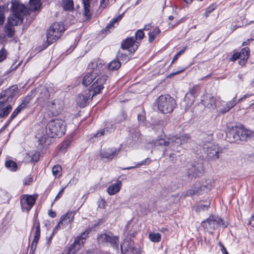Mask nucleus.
Instances as JSON below:
<instances>
[{"instance_id": "0e129e2a", "label": "nucleus", "mask_w": 254, "mask_h": 254, "mask_svg": "<svg viewBox=\"0 0 254 254\" xmlns=\"http://www.w3.org/2000/svg\"><path fill=\"white\" fill-rule=\"evenodd\" d=\"M63 220L62 221H60L59 222V223H58V224L55 226L54 230H53V233H57V231L60 228H63V224L62 223L63 222Z\"/></svg>"}, {"instance_id": "dca6fc26", "label": "nucleus", "mask_w": 254, "mask_h": 254, "mask_svg": "<svg viewBox=\"0 0 254 254\" xmlns=\"http://www.w3.org/2000/svg\"><path fill=\"white\" fill-rule=\"evenodd\" d=\"M12 109L10 102L7 101L6 99L0 97V118L7 117Z\"/></svg>"}, {"instance_id": "ea45409f", "label": "nucleus", "mask_w": 254, "mask_h": 254, "mask_svg": "<svg viewBox=\"0 0 254 254\" xmlns=\"http://www.w3.org/2000/svg\"><path fill=\"white\" fill-rule=\"evenodd\" d=\"M31 99L32 98L31 96H26L24 98V99L22 101L21 104L18 106L20 108V109L22 110L26 108Z\"/></svg>"}, {"instance_id": "1a4fd4ad", "label": "nucleus", "mask_w": 254, "mask_h": 254, "mask_svg": "<svg viewBox=\"0 0 254 254\" xmlns=\"http://www.w3.org/2000/svg\"><path fill=\"white\" fill-rule=\"evenodd\" d=\"M99 244H109L114 248H118L119 244V238L115 236L111 232L98 234L97 238Z\"/></svg>"}, {"instance_id": "b1692460", "label": "nucleus", "mask_w": 254, "mask_h": 254, "mask_svg": "<svg viewBox=\"0 0 254 254\" xmlns=\"http://www.w3.org/2000/svg\"><path fill=\"white\" fill-rule=\"evenodd\" d=\"M200 87L198 85H196L193 86L192 88L190 89V92L186 94L185 99L186 100L189 98L190 96H191L190 104L192 103L195 97L198 95Z\"/></svg>"}, {"instance_id": "393cba45", "label": "nucleus", "mask_w": 254, "mask_h": 254, "mask_svg": "<svg viewBox=\"0 0 254 254\" xmlns=\"http://www.w3.org/2000/svg\"><path fill=\"white\" fill-rule=\"evenodd\" d=\"M82 245L79 243V238H75L73 243L69 247L68 253L66 254H74L80 249Z\"/></svg>"}, {"instance_id": "79ce46f5", "label": "nucleus", "mask_w": 254, "mask_h": 254, "mask_svg": "<svg viewBox=\"0 0 254 254\" xmlns=\"http://www.w3.org/2000/svg\"><path fill=\"white\" fill-rule=\"evenodd\" d=\"M151 162V160L149 158H147L144 160L142 161L140 163H138L137 164H136L135 167H130L127 168H124L122 169L123 170H129L131 169L134 168L135 167H139V166H142V165H147L149 164Z\"/></svg>"}, {"instance_id": "e2e57ef3", "label": "nucleus", "mask_w": 254, "mask_h": 254, "mask_svg": "<svg viewBox=\"0 0 254 254\" xmlns=\"http://www.w3.org/2000/svg\"><path fill=\"white\" fill-rule=\"evenodd\" d=\"M114 24H115V23H113V21H112L110 23L108 24L106 26V27L105 28V29H104L106 33L110 32V29H112L115 27Z\"/></svg>"}, {"instance_id": "bb28decb", "label": "nucleus", "mask_w": 254, "mask_h": 254, "mask_svg": "<svg viewBox=\"0 0 254 254\" xmlns=\"http://www.w3.org/2000/svg\"><path fill=\"white\" fill-rule=\"evenodd\" d=\"M121 186V181L118 180L117 183L109 187L107 189V192L110 195H114L120 191Z\"/></svg>"}, {"instance_id": "c9c22d12", "label": "nucleus", "mask_w": 254, "mask_h": 254, "mask_svg": "<svg viewBox=\"0 0 254 254\" xmlns=\"http://www.w3.org/2000/svg\"><path fill=\"white\" fill-rule=\"evenodd\" d=\"M160 32V30L158 27H155L152 31H150L148 33L149 42L152 43Z\"/></svg>"}, {"instance_id": "c03bdc74", "label": "nucleus", "mask_w": 254, "mask_h": 254, "mask_svg": "<svg viewBox=\"0 0 254 254\" xmlns=\"http://www.w3.org/2000/svg\"><path fill=\"white\" fill-rule=\"evenodd\" d=\"M89 232L87 231H85L81 233L80 236H78L76 237L75 238H79V243H81L82 245L84 243L86 239L88 236Z\"/></svg>"}, {"instance_id": "338daca9", "label": "nucleus", "mask_w": 254, "mask_h": 254, "mask_svg": "<svg viewBox=\"0 0 254 254\" xmlns=\"http://www.w3.org/2000/svg\"><path fill=\"white\" fill-rule=\"evenodd\" d=\"M219 245L221 247V251L223 254H229L227 251L226 249L221 243H219Z\"/></svg>"}, {"instance_id": "052dcab7", "label": "nucleus", "mask_w": 254, "mask_h": 254, "mask_svg": "<svg viewBox=\"0 0 254 254\" xmlns=\"http://www.w3.org/2000/svg\"><path fill=\"white\" fill-rule=\"evenodd\" d=\"M33 181V178L31 176H28L23 180V184L25 185H30Z\"/></svg>"}, {"instance_id": "4c0bfd02", "label": "nucleus", "mask_w": 254, "mask_h": 254, "mask_svg": "<svg viewBox=\"0 0 254 254\" xmlns=\"http://www.w3.org/2000/svg\"><path fill=\"white\" fill-rule=\"evenodd\" d=\"M43 132V130H39L36 135V138L38 139L39 144L41 145L43 144L45 142L46 136H48L47 134H44Z\"/></svg>"}, {"instance_id": "4d7b16f0", "label": "nucleus", "mask_w": 254, "mask_h": 254, "mask_svg": "<svg viewBox=\"0 0 254 254\" xmlns=\"http://www.w3.org/2000/svg\"><path fill=\"white\" fill-rule=\"evenodd\" d=\"M241 57H242V56L240 54V52L235 53L230 58V61H232V62H234L236 60H237V59H238L239 58H241Z\"/></svg>"}, {"instance_id": "c756f323", "label": "nucleus", "mask_w": 254, "mask_h": 254, "mask_svg": "<svg viewBox=\"0 0 254 254\" xmlns=\"http://www.w3.org/2000/svg\"><path fill=\"white\" fill-rule=\"evenodd\" d=\"M4 31L8 38L12 37L15 34L14 26L6 23L4 27Z\"/></svg>"}, {"instance_id": "2eb2a0df", "label": "nucleus", "mask_w": 254, "mask_h": 254, "mask_svg": "<svg viewBox=\"0 0 254 254\" xmlns=\"http://www.w3.org/2000/svg\"><path fill=\"white\" fill-rule=\"evenodd\" d=\"M18 87L17 85H13L8 89L3 90L0 94V97L6 99L7 101L11 103L13 98L18 93Z\"/></svg>"}, {"instance_id": "13d9d810", "label": "nucleus", "mask_w": 254, "mask_h": 254, "mask_svg": "<svg viewBox=\"0 0 254 254\" xmlns=\"http://www.w3.org/2000/svg\"><path fill=\"white\" fill-rule=\"evenodd\" d=\"M237 98V95L233 98V99L227 103L226 105L228 106L229 108H232L234 107L237 104V102L235 101V99Z\"/></svg>"}, {"instance_id": "a18cd8bd", "label": "nucleus", "mask_w": 254, "mask_h": 254, "mask_svg": "<svg viewBox=\"0 0 254 254\" xmlns=\"http://www.w3.org/2000/svg\"><path fill=\"white\" fill-rule=\"evenodd\" d=\"M242 57L248 59L250 54L249 48L246 47L242 49L240 52Z\"/></svg>"}, {"instance_id": "7ed1b4c3", "label": "nucleus", "mask_w": 254, "mask_h": 254, "mask_svg": "<svg viewBox=\"0 0 254 254\" xmlns=\"http://www.w3.org/2000/svg\"><path fill=\"white\" fill-rule=\"evenodd\" d=\"M226 138L230 142L245 140L246 138L253 135L254 137V132L246 129L243 125L232 127L226 134Z\"/></svg>"}, {"instance_id": "774afa93", "label": "nucleus", "mask_w": 254, "mask_h": 254, "mask_svg": "<svg viewBox=\"0 0 254 254\" xmlns=\"http://www.w3.org/2000/svg\"><path fill=\"white\" fill-rule=\"evenodd\" d=\"M120 60L122 61H128L129 60V58L127 57V55L125 54H121L120 56Z\"/></svg>"}, {"instance_id": "72a5a7b5", "label": "nucleus", "mask_w": 254, "mask_h": 254, "mask_svg": "<svg viewBox=\"0 0 254 254\" xmlns=\"http://www.w3.org/2000/svg\"><path fill=\"white\" fill-rule=\"evenodd\" d=\"M113 130L112 127H106L103 129H100L98 132L94 135L95 137H99L104 135L108 134L112 132Z\"/></svg>"}, {"instance_id": "4be33fe9", "label": "nucleus", "mask_w": 254, "mask_h": 254, "mask_svg": "<svg viewBox=\"0 0 254 254\" xmlns=\"http://www.w3.org/2000/svg\"><path fill=\"white\" fill-rule=\"evenodd\" d=\"M74 212L68 211L65 214L62 216L60 221H63V228H65L69 224L72 222L74 219Z\"/></svg>"}, {"instance_id": "f8f14e48", "label": "nucleus", "mask_w": 254, "mask_h": 254, "mask_svg": "<svg viewBox=\"0 0 254 254\" xmlns=\"http://www.w3.org/2000/svg\"><path fill=\"white\" fill-rule=\"evenodd\" d=\"M11 9L13 13L17 14L23 17L27 14H30L31 11L23 4L21 3L19 0H11Z\"/></svg>"}, {"instance_id": "9d476101", "label": "nucleus", "mask_w": 254, "mask_h": 254, "mask_svg": "<svg viewBox=\"0 0 254 254\" xmlns=\"http://www.w3.org/2000/svg\"><path fill=\"white\" fill-rule=\"evenodd\" d=\"M203 152L208 160H216L219 157L222 149L216 144H211L207 146H204Z\"/></svg>"}, {"instance_id": "e433bc0d", "label": "nucleus", "mask_w": 254, "mask_h": 254, "mask_svg": "<svg viewBox=\"0 0 254 254\" xmlns=\"http://www.w3.org/2000/svg\"><path fill=\"white\" fill-rule=\"evenodd\" d=\"M5 166L7 169L11 171H16L18 169V166L16 162L8 160L5 161Z\"/></svg>"}, {"instance_id": "f257e3e1", "label": "nucleus", "mask_w": 254, "mask_h": 254, "mask_svg": "<svg viewBox=\"0 0 254 254\" xmlns=\"http://www.w3.org/2000/svg\"><path fill=\"white\" fill-rule=\"evenodd\" d=\"M191 140V136L189 134H184L180 136L175 135L168 139V141H166L163 138H160L156 140L154 142L155 146H164L166 147L164 153L167 152L170 149L173 151L179 152L178 147H180L181 145L189 143Z\"/></svg>"}, {"instance_id": "f704fd0d", "label": "nucleus", "mask_w": 254, "mask_h": 254, "mask_svg": "<svg viewBox=\"0 0 254 254\" xmlns=\"http://www.w3.org/2000/svg\"><path fill=\"white\" fill-rule=\"evenodd\" d=\"M121 66V63L118 60H114L111 62L108 65V67L110 70H118Z\"/></svg>"}, {"instance_id": "0eeeda50", "label": "nucleus", "mask_w": 254, "mask_h": 254, "mask_svg": "<svg viewBox=\"0 0 254 254\" xmlns=\"http://www.w3.org/2000/svg\"><path fill=\"white\" fill-rule=\"evenodd\" d=\"M103 66L101 64L97 65V64L94 62L90 63L89 66L91 69L84 76L82 84L86 86L89 85L96 78L101 74V70L103 69Z\"/></svg>"}, {"instance_id": "a19ab883", "label": "nucleus", "mask_w": 254, "mask_h": 254, "mask_svg": "<svg viewBox=\"0 0 254 254\" xmlns=\"http://www.w3.org/2000/svg\"><path fill=\"white\" fill-rule=\"evenodd\" d=\"M127 118V114L124 111H122L117 118L114 121L115 124H119L121 122L126 120Z\"/></svg>"}, {"instance_id": "a878e982", "label": "nucleus", "mask_w": 254, "mask_h": 254, "mask_svg": "<svg viewBox=\"0 0 254 254\" xmlns=\"http://www.w3.org/2000/svg\"><path fill=\"white\" fill-rule=\"evenodd\" d=\"M90 0H82L83 5V14L88 19H90L91 14L90 12Z\"/></svg>"}, {"instance_id": "8fccbe9b", "label": "nucleus", "mask_w": 254, "mask_h": 254, "mask_svg": "<svg viewBox=\"0 0 254 254\" xmlns=\"http://www.w3.org/2000/svg\"><path fill=\"white\" fill-rule=\"evenodd\" d=\"M4 7L0 6V25H2L4 21Z\"/></svg>"}, {"instance_id": "5701e85b", "label": "nucleus", "mask_w": 254, "mask_h": 254, "mask_svg": "<svg viewBox=\"0 0 254 254\" xmlns=\"http://www.w3.org/2000/svg\"><path fill=\"white\" fill-rule=\"evenodd\" d=\"M23 17L17 14L12 13L8 18L7 23L14 26L21 24L23 22Z\"/></svg>"}, {"instance_id": "2f4dec72", "label": "nucleus", "mask_w": 254, "mask_h": 254, "mask_svg": "<svg viewBox=\"0 0 254 254\" xmlns=\"http://www.w3.org/2000/svg\"><path fill=\"white\" fill-rule=\"evenodd\" d=\"M41 6V0H30V9L31 11L39 10Z\"/></svg>"}, {"instance_id": "6e6d98bb", "label": "nucleus", "mask_w": 254, "mask_h": 254, "mask_svg": "<svg viewBox=\"0 0 254 254\" xmlns=\"http://www.w3.org/2000/svg\"><path fill=\"white\" fill-rule=\"evenodd\" d=\"M132 253L133 254H140L141 248L139 246H134L130 248Z\"/></svg>"}, {"instance_id": "473e14b6", "label": "nucleus", "mask_w": 254, "mask_h": 254, "mask_svg": "<svg viewBox=\"0 0 254 254\" xmlns=\"http://www.w3.org/2000/svg\"><path fill=\"white\" fill-rule=\"evenodd\" d=\"M35 230L34 231V239L33 241L35 242H39V240L40 238V224L38 219L35 220Z\"/></svg>"}, {"instance_id": "c85d7f7f", "label": "nucleus", "mask_w": 254, "mask_h": 254, "mask_svg": "<svg viewBox=\"0 0 254 254\" xmlns=\"http://www.w3.org/2000/svg\"><path fill=\"white\" fill-rule=\"evenodd\" d=\"M61 4L65 11H71L74 9L73 0H62Z\"/></svg>"}, {"instance_id": "423d86ee", "label": "nucleus", "mask_w": 254, "mask_h": 254, "mask_svg": "<svg viewBox=\"0 0 254 254\" xmlns=\"http://www.w3.org/2000/svg\"><path fill=\"white\" fill-rule=\"evenodd\" d=\"M158 110L163 114L173 112L177 106L176 100L169 95L160 96L156 100Z\"/></svg>"}, {"instance_id": "aec40b11", "label": "nucleus", "mask_w": 254, "mask_h": 254, "mask_svg": "<svg viewBox=\"0 0 254 254\" xmlns=\"http://www.w3.org/2000/svg\"><path fill=\"white\" fill-rule=\"evenodd\" d=\"M213 134L211 132H202L199 136V145L204 148V146H207L211 145L212 140Z\"/></svg>"}, {"instance_id": "69168bd1", "label": "nucleus", "mask_w": 254, "mask_h": 254, "mask_svg": "<svg viewBox=\"0 0 254 254\" xmlns=\"http://www.w3.org/2000/svg\"><path fill=\"white\" fill-rule=\"evenodd\" d=\"M109 0H101L100 1V7L104 8L106 7L108 4Z\"/></svg>"}, {"instance_id": "6e6552de", "label": "nucleus", "mask_w": 254, "mask_h": 254, "mask_svg": "<svg viewBox=\"0 0 254 254\" xmlns=\"http://www.w3.org/2000/svg\"><path fill=\"white\" fill-rule=\"evenodd\" d=\"M201 226L204 229L214 230L219 226L226 228L227 226V224L221 218L211 215L208 218L201 222Z\"/></svg>"}, {"instance_id": "f03ea898", "label": "nucleus", "mask_w": 254, "mask_h": 254, "mask_svg": "<svg viewBox=\"0 0 254 254\" xmlns=\"http://www.w3.org/2000/svg\"><path fill=\"white\" fill-rule=\"evenodd\" d=\"M108 76L103 75L99 77L90 86V90L85 94H80L76 99L77 105L81 108L85 107L88 101L90 99L91 91H93L92 97L100 93L101 91L104 88L103 84L106 82Z\"/></svg>"}, {"instance_id": "de8ad7c7", "label": "nucleus", "mask_w": 254, "mask_h": 254, "mask_svg": "<svg viewBox=\"0 0 254 254\" xmlns=\"http://www.w3.org/2000/svg\"><path fill=\"white\" fill-rule=\"evenodd\" d=\"M144 34L142 30H138L135 33V40H140L143 38Z\"/></svg>"}, {"instance_id": "39448f33", "label": "nucleus", "mask_w": 254, "mask_h": 254, "mask_svg": "<svg viewBox=\"0 0 254 254\" xmlns=\"http://www.w3.org/2000/svg\"><path fill=\"white\" fill-rule=\"evenodd\" d=\"M64 25L61 22H55L51 25L47 32V42L44 45V49L56 42L64 31Z\"/></svg>"}, {"instance_id": "ddd939ff", "label": "nucleus", "mask_w": 254, "mask_h": 254, "mask_svg": "<svg viewBox=\"0 0 254 254\" xmlns=\"http://www.w3.org/2000/svg\"><path fill=\"white\" fill-rule=\"evenodd\" d=\"M36 198L32 195H23L20 197L22 210L28 212L35 203Z\"/></svg>"}, {"instance_id": "20e7f679", "label": "nucleus", "mask_w": 254, "mask_h": 254, "mask_svg": "<svg viewBox=\"0 0 254 254\" xmlns=\"http://www.w3.org/2000/svg\"><path fill=\"white\" fill-rule=\"evenodd\" d=\"M65 123L61 119L52 120L46 127L47 135L51 138L60 137L65 134Z\"/></svg>"}, {"instance_id": "49530a36", "label": "nucleus", "mask_w": 254, "mask_h": 254, "mask_svg": "<svg viewBox=\"0 0 254 254\" xmlns=\"http://www.w3.org/2000/svg\"><path fill=\"white\" fill-rule=\"evenodd\" d=\"M215 5L214 4H211L210 6H209L206 9L205 12L204 13V15L205 17H207L209 14L211 13L215 9Z\"/></svg>"}, {"instance_id": "9b49d317", "label": "nucleus", "mask_w": 254, "mask_h": 254, "mask_svg": "<svg viewBox=\"0 0 254 254\" xmlns=\"http://www.w3.org/2000/svg\"><path fill=\"white\" fill-rule=\"evenodd\" d=\"M212 188L211 184L207 183V185H202L199 182L195 183L190 189L185 193V196H191L195 194H201L203 191L210 190Z\"/></svg>"}, {"instance_id": "37998d69", "label": "nucleus", "mask_w": 254, "mask_h": 254, "mask_svg": "<svg viewBox=\"0 0 254 254\" xmlns=\"http://www.w3.org/2000/svg\"><path fill=\"white\" fill-rule=\"evenodd\" d=\"M62 167L57 165H55L53 167L52 169V173L53 175L55 177H60L61 176V172H62Z\"/></svg>"}, {"instance_id": "680f3d73", "label": "nucleus", "mask_w": 254, "mask_h": 254, "mask_svg": "<svg viewBox=\"0 0 254 254\" xmlns=\"http://www.w3.org/2000/svg\"><path fill=\"white\" fill-rule=\"evenodd\" d=\"M40 154L39 152H36L32 154L31 156V161L33 162H37L39 160Z\"/></svg>"}, {"instance_id": "f3484780", "label": "nucleus", "mask_w": 254, "mask_h": 254, "mask_svg": "<svg viewBox=\"0 0 254 254\" xmlns=\"http://www.w3.org/2000/svg\"><path fill=\"white\" fill-rule=\"evenodd\" d=\"M129 134L126 139V145L131 146L137 143L139 140L141 134L137 128H130L129 129Z\"/></svg>"}, {"instance_id": "3c124183", "label": "nucleus", "mask_w": 254, "mask_h": 254, "mask_svg": "<svg viewBox=\"0 0 254 254\" xmlns=\"http://www.w3.org/2000/svg\"><path fill=\"white\" fill-rule=\"evenodd\" d=\"M210 203L208 202L206 204H199L197 206V211H200L201 210H204L205 209H207L210 206Z\"/></svg>"}, {"instance_id": "bf43d9fd", "label": "nucleus", "mask_w": 254, "mask_h": 254, "mask_svg": "<svg viewBox=\"0 0 254 254\" xmlns=\"http://www.w3.org/2000/svg\"><path fill=\"white\" fill-rule=\"evenodd\" d=\"M128 244L127 243L124 242L121 244V252L123 254H125L128 250Z\"/></svg>"}, {"instance_id": "09e8293b", "label": "nucleus", "mask_w": 254, "mask_h": 254, "mask_svg": "<svg viewBox=\"0 0 254 254\" xmlns=\"http://www.w3.org/2000/svg\"><path fill=\"white\" fill-rule=\"evenodd\" d=\"M186 50V47L184 48L183 49L177 53V54L174 57L172 61L171 64L174 63L178 59V58L182 54H183Z\"/></svg>"}, {"instance_id": "a211bd4d", "label": "nucleus", "mask_w": 254, "mask_h": 254, "mask_svg": "<svg viewBox=\"0 0 254 254\" xmlns=\"http://www.w3.org/2000/svg\"><path fill=\"white\" fill-rule=\"evenodd\" d=\"M202 167L201 164H191L188 169L187 176L189 178H195L201 175Z\"/></svg>"}, {"instance_id": "5fc2aeb1", "label": "nucleus", "mask_w": 254, "mask_h": 254, "mask_svg": "<svg viewBox=\"0 0 254 254\" xmlns=\"http://www.w3.org/2000/svg\"><path fill=\"white\" fill-rule=\"evenodd\" d=\"M38 242L33 241L31 244L29 254H34L36 249Z\"/></svg>"}, {"instance_id": "6ab92c4d", "label": "nucleus", "mask_w": 254, "mask_h": 254, "mask_svg": "<svg viewBox=\"0 0 254 254\" xmlns=\"http://www.w3.org/2000/svg\"><path fill=\"white\" fill-rule=\"evenodd\" d=\"M120 151V149L116 148H108L101 151L100 156L102 158H105L111 160L117 156Z\"/></svg>"}, {"instance_id": "864d4df0", "label": "nucleus", "mask_w": 254, "mask_h": 254, "mask_svg": "<svg viewBox=\"0 0 254 254\" xmlns=\"http://www.w3.org/2000/svg\"><path fill=\"white\" fill-rule=\"evenodd\" d=\"M21 110H22L19 106L17 107L11 115L9 118L10 120H13L17 116V115L20 112Z\"/></svg>"}, {"instance_id": "4468645a", "label": "nucleus", "mask_w": 254, "mask_h": 254, "mask_svg": "<svg viewBox=\"0 0 254 254\" xmlns=\"http://www.w3.org/2000/svg\"><path fill=\"white\" fill-rule=\"evenodd\" d=\"M139 43L135 42L133 37L127 38L123 41L121 48L123 50H127L130 53H134L137 49Z\"/></svg>"}, {"instance_id": "7c9ffc66", "label": "nucleus", "mask_w": 254, "mask_h": 254, "mask_svg": "<svg viewBox=\"0 0 254 254\" xmlns=\"http://www.w3.org/2000/svg\"><path fill=\"white\" fill-rule=\"evenodd\" d=\"M41 6V0H30V9L31 11L39 10Z\"/></svg>"}, {"instance_id": "cd10ccee", "label": "nucleus", "mask_w": 254, "mask_h": 254, "mask_svg": "<svg viewBox=\"0 0 254 254\" xmlns=\"http://www.w3.org/2000/svg\"><path fill=\"white\" fill-rule=\"evenodd\" d=\"M202 102L204 105L209 109H214L216 107V99L211 96L206 97Z\"/></svg>"}, {"instance_id": "412c9836", "label": "nucleus", "mask_w": 254, "mask_h": 254, "mask_svg": "<svg viewBox=\"0 0 254 254\" xmlns=\"http://www.w3.org/2000/svg\"><path fill=\"white\" fill-rule=\"evenodd\" d=\"M49 110L51 112L53 116H57L60 114L63 110V106L57 100H54L49 105Z\"/></svg>"}, {"instance_id": "603ef678", "label": "nucleus", "mask_w": 254, "mask_h": 254, "mask_svg": "<svg viewBox=\"0 0 254 254\" xmlns=\"http://www.w3.org/2000/svg\"><path fill=\"white\" fill-rule=\"evenodd\" d=\"M7 52L6 50L2 49L0 51V62L3 61L6 58Z\"/></svg>"}, {"instance_id": "58836bf2", "label": "nucleus", "mask_w": 254, "mask_h": 254, "mask_svg": "<svg viewBox=\"0 0 254 254\" xmlns=\"http://www.w3.org/2000/svg\"><path fill=\"white\" fill-rule=\"evenodd\" d=\"M148 237L151 242L158 243L161 240V235L158 233H150L149 234Z\"/></svg>"}]
</instances>
